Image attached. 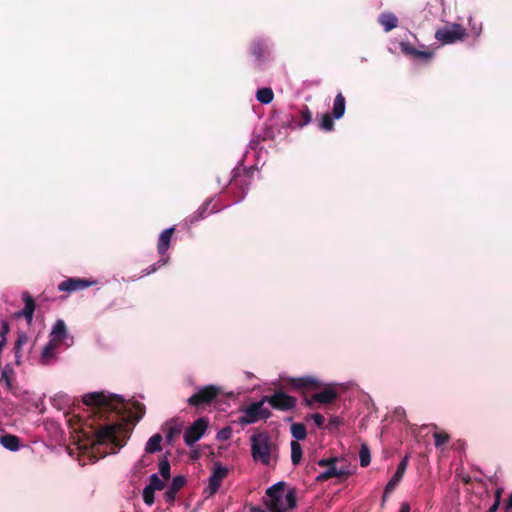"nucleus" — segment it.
Masks as SVG:
<instances>
[{"instance_id":"nucleus-55","label":"nucleus","mask_w":512,"mask_h":512,"mask_svg":"<svg viewBox=\"0 0 512 512\" xmlns=\"http://www.w3.org/2000/svg\"><path fill=\"white\" fill-rule=\"evenodd\" d=\"M499 506L500 503L494 501L493 505L488 509L487 512H496L499 509Z\"/></svg>"},{"instance_id":"nucleus-12","label":"nucleus","mask_w":512,"mask_h":512,"mask_svg":"<svg viewBox=\"0 0 512 512\" xmlns=\"http://www.w3.org/2000/svg\"><path fill=\"white\" fill-rule=\"evenodd\" d=\"M94 284H96V281H89L87 279L81 278H68L58 285V290L64 292H74L83 290Z\"/></svg>"},{"instance_id":"nucleus-30","label":"nucleus","mask_w":512,"mask_h":512,"mask_svg":"<svg viewBox=\"0 0 512 512\" xmlns=\"http://www.w3.org/2000/svg\"><path fill=\"white\" fill-rule=\"evenodd\" d=\"M294 441L304 440L307 436V429L303 423H293L290 429Z\"/></svg>"},{"instance_id":"nucleus-34","label":"nucleus","mask_w":512,"mask_h":512,"mask_svg":"<svg viewBox=\"0 0 512 512\" xmlns=\"http://www.w3.org/2000/svg\"><path fill=\"white\" fill-rule=\"evenodd\" d=\"M319 128L326 132L332 131L334 129L333 116L329 113L323 114L319 122Z\"/></svg>"},{"instance_id":"nucleus-49","label":"nucleus","mask_w":512,"mask_h":512,"mask_svg":"<svg viewBox=\"0 0 512 512\" xmlns=\"http://www.w3.org/2000/svg\"><path fill=\"white\" fill-rule=\"evenodd\" d=\"M9 332V325L8 323L4 322L1 327V336L2 339L5 338V335Z\"/></svg>"},{"instance_id":"nucleus-37","label":"nucleus","mask_w":512,"mask_h":512,"mask_svg":"<svg viewBox=\"0 0 512 512\" xmlns=\"http://www.w3.org/2000/svg\"><path fill=\"white\" fill-rule=\"evenodd\" d=\"M13 375H14L13 368L8 364L5 365L4 368L2 369L1 380H3L5 382L8 389L12 388L11 382H12Z\"/></svg>"},{"instance_id":"nucleus-42","label":"nucleus","mask_w":512,"mask_h":512,"mask_svg":"<svg viewBox=\"0 0 512 512\" xmlns=\"http://www.w3.org/2000/svg\"><path fill=\"white\" fill-rule=\"evenodd\" d=\"M232 436V429L230 427H225L221 429L217 434V439L219 440H228Z\"/></svg>"},{"instance_id":"nucleus-2","label":"nucleus","mask_w":512,"mask_h":512,"mask_svg":"<svg viewBox=\"0 0 512 512\" xmlns=\"http://www.w3.org/2000/svg\"><path fill=\"white\" fill-rule=\"evenodd\" d=\"M251 454L256 462L270 465L272 459L278 458V445L265 433H258L251 436Z\"/></svg>"},{"instance_id":"nucleus-22","label":"nucleus","mask_w":512,"mask_h":512,"mask_svg":"<svg viewBox=\"0 0 512 512\" xmlns=\"http://www.w3.org/2000/svg\"><path fill=\"white\" fill-rule=\"evenodd\" d=\"M211 204V200H207L205 201L199 208L196 212H194L193 214L189 215L186 219H185V224L191 226V225H194L195 223H197L199 220H202L204 219L209 213H208V208Z\"/></svg>"},{"instance_id":"nucleus-13","label":"nucleus","mask_w":512,"mask_h":512,"mask_svg":"<svg viewBox=\"0 0 512 512\" xmlns=\"http://www.w3.org/2000/svg\"><path fill=\"white\" fill-rule=\"evenodd\" d=\"M250 52L255 57L259 65L264 64L270 58V50L267 44L260 40H254L250 45Z\"/></svg>"},{"instance_id":"nucleus-8","label":"nucleus","mask_w":512,"mask_h":512,"mask_svg":"<svg viewBox=\"0 0 512 512\" xmlns=\"http://www.w3.org/2000/svg\"><path fill=\"white\" fill-rule=\"evenodd\" d=\"M220 392V387L207 385L190 396L187 402L192 407L204 408L207 405H210L219 396Z\"/></svg>"},{"instance_id":"nucleus-20","label":"nucleus","mask_w":512,"mask_h":512,"mask_svg":"<svg viewBox=\"0 0 512 512\" xmlns=\"http://www.w3.org/2000/svg\"><path fill=\"white\" fill-rule=\"evenodd\" d=\"M312 120V113L307 105H303L300 110V119L295 120L294 117L291 116L290 121L288 122V126L291 129L302 128L308 125Z\"/></svg>"},{"instance_id":"nucleus-24","label":"nucleus","mask_w":512,"mask_h":512,"mask_svg":"<svg viewBox=\"0 0 512 512\" xmlns=\"http://www.w3.org/2000/svg\"><path fill=\"white\" fill-rule=\"evenodd\" d=\"M344 475H346V473L343 470L337 469L336 464H333L327 467V469L324 472L320 473L316 477V481L319 483H323L333 477H342Z\"/></svg>"},{"instance_id":"nucleus-41","label":"nucleus","mask_w":512,"mask_h":512,"mask_svg":"<svg viewBox=\"0 0 512 512\" xmlns=\"http://www.w3.org/2000/svg\"><path fill=\"white\" fill-rule=\"evenodd\" d=\"M166 263V260L163 258L160 259L157 263H154L150 265L148 268L142 271L143 275H149L151 273H154L158 270V268Z\"/></svg>"},{"instance_id":"nucleus-11","label":"nucleus","mask_w":512,"mask_h":512,"mask_svg":"<svg viewBox=\"0 0 512 512\" xmlns=\"http://www.w3.org/2000/svg\"><path fill=\"white\" fill-rule=\"evenodd\" d=\"M228 469L220 463H215L211 476L209 477V484L207 490L209 495H214L220 488L223 479L227 476Z\"/></svg>"},{"instance_id":"nucleus-44","label":"nucleus","mask_w":512,"mask_h":512,"mask_svg":"<svg viewBox=\"0 0 512 512\" xmlns=\"http://www.w3.org/2000/svg\"><path fill=\"white\" fill-rule=\"evenodd\" d=\"M338 462V458L337 457H331V458H327V459H321L318 461V465L320 467H329L333 464H337Z\"/></svg>"},{"instance_id":"nucleus-40","label":"nucleus","mask_w":512,"mask_h":512,"mask_svg":"<svg viewBox=\"0 0 512 512\" xmlns=\"http://www.w3.org/2000/svg\"><path fill=\"white\" fill-rule=\"evenodd\" d=\"M143 501L148 506H152L155 502V491L148 486L143 490Z\"/></svg>"},{"instance_id":"nucleus-48","label":"nucleus","mask_w":512,"mask_h":512,"mask_svg":"<svg viewBox=\"0 0 512 512\" xmlns=\"http://www.w3.org/2000/svg\"><path fill=\"white\" fill-rule=\"evenodd\" d=\"M512 510V494L507 499L504 505V512H510Z\"/></svg>"},{"instance_id":"nucleus-17","label":"nucleus","mask_w":512,"mask_h":512,"mask_svg":"<svg viewBox=\"0 0 512 512\" xmlns=\"http://www.w3.org/2000/svg\"><path fill=\"white\" fill-rule=\"evenodd\" d=\"M185 484L186 478L184 476H175L164 494L165 501L170 504L174 503L177 493L185 486Z\"/></svg>"},{"instance_id":"nucleus-38","label":"nucleus","mask_w":512,"mask_h":512,"mask_svg":"<svg viewBox=\"0 0 512 512\" xmlns=\"http://www.w3.org/2000/svg\"><path fill=\"white\" fill-rule=\"evenodd\" d=\"M149 488L156 490H162L165 487V483L161 480L157 474H152L149 478V484L147 485Z\"/></svg>"},{"instance_id":"nucleus-4","label":"nucleus","mask_w":512,"mask_h":512,"mask_svg":"<svg viewBox=\"0 0 512 512\" xmlns=\"http://www.w3.org/2000/svg\"><path fill=\"white\" fill-rule=\"evenodd\" d=\"M83 403L100 411H114L121 414L125 409L124 400L118 395H106L104 392H93L83 396Z\"/></svg>"},{"instance_id":"nucleus-29","label":"nucleus","mask_w":512,"mask_h":512,"mask_svg":"<svg viewBox=\"0 0 512 512\" xmlns=\"http://www.w3.org/2000/svg\"><path fill=\"white\" fill-rule=\"evenodd\" d=\"M162 436L158 433L154 434L149 438V440L146 443L145 451L147 453H155L162 450L161 442H162Z\"/></svg>"},{"instance_id":"nucleus-1","label":"nucleus","mask_w":512,"mask_h":512,"mask_svg":"<svg viewBox=\"0 0 512 512\" xmlns=\"http://www.w3.org/2000/svg\"><path fill=\"white\" fill-rule=\"evenodd\" d=\"M268 500L265 505L269 512H285L287 509H293L297 505L295 488L288 489L285 492V483L278 482L266 490Z\"/></svg>"},{"instance_id":"nucleus-32","label":"nucleus","mask_w":512,"mask_h":512,"mask_svg":"<svg viewBox=\"0 0 512 512\" xmlns=\"http://www.w3.org/2000/svg\"><path fill=\"white\" fill-rule=\"evenodd\" d=\"M290 447H291V461H292L293 465L300 464V462L302 460V455H303V451H302V447H301L300 443L298 441H291Z\"/></svg>"},{"instance_id":"nucleus-56","label":"nucleus","mask_w":512,"mask_h":512,"mask_svg":"<svg viewBox=\"0 0 512 512\" xmlns=\"http://www.w3.org/2000/svg\"><path fill=\"white\" fill-rule=\"evenodd\" d=\"M388 496H389V494H386V488H385L383 496H382V505H384V503L386 502Z\"/></svg>"},{"instance_id":"nucleus-23","label":"nucleus","mask_w":512,"mask_h":512,"mask_svg":"<svg viewBox=\"0 0 512 512\" xmlns=\"http://www.w3.org/2000/svg\"><path fill=\"white\" fill-rule=\"evenodd\" d=\"M29 341V337L26 332H18L17 340L14 344V354H15V362L17 365L21 364V352L24 345H26Z\"/></svg>"},{"instance_id":"nucleus-7","label":"nucleus","mask_w":512,"mask_h":512,"mask_svg":"<svg viewBox=\"0 0 512 512\" xmlns=\"http://www.w3.org/2000/svg\"><path fill=\"white\" fill-rule=\"evenodd\" d=\"M285 385L291 389L306 395L309 392H315L324 385L315 376L291 377L285 380Z\"/></svg>"},{"instance_id":"nucleus-16","label":"nucleus","mask_w":512,"mask_h":512,"mask_svg":"<svg viewBox=\"0 0 512 512\" xmlns=\"http://www.w3.org/2000/svg\"><path fill=\"white\" fill-rule=\"evenodd\" d=\"M59 345L49 339L48 343L42 349L39 363L43 366L50 365L57 360V348Z\"/></svg>"},{"instance_id":"nucleus-36","label":"nucleus","mask_w":512,"mask_h":512,"mask_svg":"<svg viewBox=\"0 0 512 512\" xmlns=\"http://www.w3.org/2000/svg\"><path fill=\"white\" fill-rule=\"evenodd\" d=\"M170 462L166 456H163L159 461V473L164 479L170 478Z\"/></svg>"},{"instance_id":"nucleus-51","label":"nucleus","mask_w":512,"mask_h":512,"mask_svg":"<svg viewBox=\"0 0 512 512\" xmlns=\"http://www.w3.org/2000/svg\"><path fill=\"white\" fill-rule=\"evenodd\" d=\"M471 29L475 36H479L482 31V26H481V24H479L478 26L473 25Z\"/></svg>"},{"instance_id":"nucleus-9","label":"nucleus","mask_w":512,"mask_h":512,"mask_svg":"<svg viewBox=\"0 0 512 512\" xmlns=\"http://www.w3.org/2000/svg\"><path fill=\"white\" fill-rule=\"evenodd\" d=\"M264 401L275 410L287 412L295 409L297 405V398L291 395H288L283 390H276L271 395H265Z\"/></svg>"},{"instance_id":"nucleus-28","label":"nucleus","mask_w":512,"mask_h":512,"mask_svg":"<svg viewBox=\"0 0 512 512\" xmlns=\"http://www.w3.org/2000/svg\"><path fill=\"white\" fill-rule=\"evenodd\" d=\"M166 436V440L169 444H172L174 439L178 437L182 431L181 426L175 423L168 422L163 428Z\"/></svg>"},{"instance_id":"nucleus-47","label":"nucleus","mask_w":512,"mask_h":512,"mask_svg":"<svg viewBox=\"0 0 512 512\" xmlns=\"http://www.w3.org/2000/svg\"><path fill=\"white\" fill-rule=\"evenodd\" d=\"M16 315L18 317H20V316L24 317L28 324L32 323L33 317L29 313H26V310L24 308L22 311L18 312Z\"/></svg>"},{"instance_id":"nucleus-14","label":"nucleus","mask_w":512,"mask_h":512,"mask_svg":"<svg viewBox=\"0 0 512 512\" xmlns=\"http://www.w3.org/2000/svg\"><path fill=\"white\" fill-rule=\"evenodd\" d=\"M401 52L414 59H420L423 61H428L432 58L433 53L430 51H422L416 49L411 43L402 41L399 44Z\"/></svg>"},{"instance_id":"nucleus-58","label":"nucleus","mask_w":512,"mask_h":512,"mask_svg":"<svg viewBox=\"0 0 512 512\" xmlns=\"http://www.w3.org/2000/svg\"><path fill=\"white\" fill-rule=\"evenodd\" d=\"M216 211H218V210H217V209H215V207H213V208L210 210V212H209V213H213V212H216Z\"/></svg>"},{"instance_id":"nucleus-46","label":"nucleus","mask_w":512,"mask_h":512,"mask_svg":"<svg viewBox=\"0 0 512 512\" xmlns=\"http://www.w3.org/2000/svg\"><path fill=\"white\" fill-rule=\"evenodd\" d=\"M135 407H136V409H137V411H138V413H139V415H138V416H137V418H136V420L138 421V420H140V419L143 417V415H144V413H145V407H144V405H143V404H141V403H139V402H137V403L135 404Z\"/></svg>"},{"instance_id":"nucleus-43","label":"nucleus","mask_w":512,"mask_h":512,"mask_svg":"<svg viewBox=\"0 0 512 512\" xmlns=\"http://www.w3.org/2000/svg\"><path fill=\"white\" fill-rule=\"evenodd\" d=\"M310 417L313 419V421H314L315 425H316L318 428H322V427H323L324 422H325V418H324V416H323L322 414H320V413H314V414H312Z\"/></svg>"},{"instance_id":"nucleus-53","label":"nucleus","mask_w":512,"mask_h":512,"mask_svg":"<svg viewBox=\"0 0 512 512\" xmlns=\"http://www.w3.org/2000/svg\"><path fill=\"white\" fill-rule=\"evenodd\" d=\"M399 512H410V505L407 502L401 503Z\"/></svg>"},{"instance_id":"nucleus-18","label":"nucleus","mask_w":512,"mask_h":512,"mask_svg":"<svg viewBox=\"0 0 512 512\" xmlns=\"http://www.w3.org/2000/svg\"><path fill=\"white\" fill-rule=\"evenodd\" d=\"M69 336L65 322L62 319H58L50 333V340L60 345Z\"/></svg>"},{"instance_id":"nucleus-21","label":"nucleus","mask_w":512,"mask_h":512,"mask_svg":"<svg viewBox=\"0 0 512 512\" xmlns=\"http://www.w3.org/2000/svg\"><path fill=\"white\" fill-rule=\"evenodd\" d=\"M174 231H175V228L170 227L161 232L159 239H158V244H157V250L161 256L165 255V253L167 252V250L170 246L171 237H172Z\"/></svg>"},{"instance_id":"nucleus-45","label":"nucleus","mask_w":512,"mask_h":512,"mask_svg":"<svg viewBox=\"0 0 512 512\" xmlns=\"http://www.w3.org/2000/svg\"><path fill=\"white\" fill-rule=\"evenodd\" d=\"M316 402H317L316 400H313V395L310 398L307 397L306 395H304V398L302 401L303 405L308 408H312L313 404Z\"/></svg>"},{"instance_id":"nucleus-31","label":"nucleus","mask_w":512,"mask_h":512,"mask_svg":"<svg viewBox=\"0 0 512 512\" xmlns=\"http://www.w3.org/2000/svg\"><path fill=\"white\" fill-rule=\"evenodd\" d=\"M274 98V93L271 88L265 87L258 89L256 92V99L262 104H269Z\"/></svg>"},{"instance_id":"nucleus-50","label":"nucleus","mask_w":512,"mask_h":512,"mask_svg":"<svg viewBox=\"0 0 512 512\" xmlns=\"http://www.w3.org/2000/svg\"><path fill=\"white\" fill-rule=\"evenodd\" d=\"M502 493H503V488H498V489L495 491V502L501 503V496H502Z\"/></svg>"},{"instance_id":"nucleus-10","label":"nucleus","mask_w":512,"mask_h":512,"mask_svg":"<svg viewBox=\"0 0 512 512\" xmlns=\"http://www.w3.org/2000/svg\"><path fill=\"white\" fill-rule=\"evenodd\" d=\"M208 419L201 417L189 426L184 433V441L187 446H193L204 435L208 428Z\"/></svg>"},{"instance_id":"nucleus-57","label":"nucleus","mask_w":512,"mask_h":512,"mask_svg":"<svg viewBox=\"0 0 512 512\" xmlns=\"http://www.w3.org/2000/svg\"><path fill=\"white\" fill-rule=\"evenodd\" d=\"M145 465H146V463H145L144 457H142V459L137 463L136 466L141 468V467H144Z\"/></svg>"},{"instance_id":"nucleus-33","label":"nucleus","mask_w":512,"mask_h":512,"mask_svg":"<svg viewBox=\"0 0 512 512\" xmlns=\"http://www.w3.org/2000/svg\"><path fill=\"white\" fill-rule=\"evenodd\" d=\"M359 458L361 467H367L371 462L370 449L365 443L361 444Z\"/></svg>"},{"instance_id":"nucleus-25","label":"nucleus","mask_w":512,"mask_h":512,"mask_svg":"<svg viewBox=\"0 0 512 512\" xmlns=\"http://www.w3.org/2000/svg\"><path fill=\"white\" fill-rule=\"evenodd\" d=\"M0 444L10 451H17L20 447V439L16 435L4 434L0 436Z\"/></svg>"},{"instance_id":"nucleus-27","label":"nucleus","mask_w":512,"mask_h":512,"mask_svg":"<svg viewBox=\"0 0 512 512\" xmlns=\"http://www.w3.org/2000/svg\"><path fill=\"white\" fill-rule=\"evenodd\" d=\"M345 105H346L345 97L343 96L342 93H338L334 99L333 110H332L333 117L335 119H340L344 115Z\"/></svg>"},{"instance_id":"nucleus-39","label":"nucleus","mask_w":512,"mask_h":512,"mask_svg":"<svg viewBox=\"0 0 512 512\" xmlns=\"http://www.w3.org/2000/svg\"><path fill=\"white\" fill-rule=\"evenodd\" d=\"M434 440H435V446L440 447L446 443L449 442L450 436L446 432H435L433 434Z\"/></svg>"},{"instance_id":"nucleus-15","label":"nucleus","mask_w":512,"mask_h":512,"mask_svg":"<svg viewBox=\"0 0 512 512\" xmlns=\"http://www.w3.org/2000/svg\"><path fill=\"white\" fill-rule=\"evenodd\" d=\"M408 458V456H405L398 464L396 472L386 484V494H391L402 480L408 466Z\"/></svg>"},{"instance_id":"nucleus-52","label":"nucleus","mask_w":512,"mask_h":512,"mask_svg":"<svg viewBox=\"0 0 512 512\" xmlns=\"http://www.w3.org/2000/svg\"><path fill=\"white\" fill-rule=\"evenodd\" d=\"M329 424L338 427L341 424V420L339 417H333L330 419Z\"/></svg>"},{"instance_id":"nucleus-5","label":"nucleus","mask_w":512,"mask_h":512,"mask_svg":"<svg viewBox=\"0 0 512 512\" xmlns=\"http://www.w3.org/2000/svg\"><path fill=\"white\" fill-rule=\"evenodd\" d=\"M264 396L260 401L251 403L245 409H243V415L239 418L242 424H252L259 420H267L272 416L271 411L264 407Z\"/></svg>"},{"instance_id":"nucleus-6","label":"nucleus","mask_w":512,"mask_h":512,"mask_svg":"<svg viewBox=\"0 0 512 512\" xmlns=\"http://www.w3.org/2000/svg\"><path fill=\"white\" fill-rule=\"evenodd\" d=\"M467 30L458 23H450L435 32V38L442 44H453L463 41Z\"/></svg>"},{"instance_id":"nucleus-26","label":"nucleus","mask_w":512,"mask_h":512,"mask_svg":"<svg viewBox=\"0 0 512 512\" xmlns=\"http://www.w3.org/2000/svg\"><path fill=\"white\" fill-rule=\"evenodd\" d=\"M379 23L384 27L386 32L397 27L398 18L393 13H382L379 16Z\"/></svg>"},{"instance_id":"nucleus-54","label":"nucleus","mask_w":512,"mask_h":512,"mask_svg":"<svg viewBox=\"0 0 512 512\" xmlns=\"http://www.w3.org/2000/svg\"><path fill=\"white\" fill-rule=\"evenodd\" d=\"M248 508H249V512H266L261 507L255 506V505H250Z\"/></svg>"},{"instance_id":"nucleus-3","label":"nucleus","mask_w":512,"mask_h":512,"mask_svg":"<svg viewBox=\"0 0 512 512\" xmlns=\"http://www.w3.org/2000/svg\"><path fill=\"white\" fill-rule=\"evenodd\" d=\"M130 429L126 422H114L99 426L95 432L96 439L99 443H112L118 448L125 444V440L129 437Z\"/></svg>"},{"instance_id":"nucleus-19","label":"nucleus","mask_w":512,"mask_h":512,"mask_svg":"<svg viewBox=\"0 0 512 512\" xmlns=\"http://www.w3.org/2000/svg\"><path fill=\"white\" fill-rule=\"evenodd\" d=\"M338 398V392L331 386L325 387L322 391L313 393V400L320 404H332Z\"/></svg>"},{"instance_id":"nucleus-35","label":"nucleus","mask_w":512,"mask_h":512,"mask_svg":"<svg viewBox=\"0 0 512 512\" xmlns=\"http://www.w3.org/2000/svg\"><path fill=\"white\" fill-rule=\"evenodd\" d=\"M22 299L25 304L24 309L26 310V313H29L33 317L36 308L34 299L28 292H24L22 294Z\"/></svg>"}]
</instances>
